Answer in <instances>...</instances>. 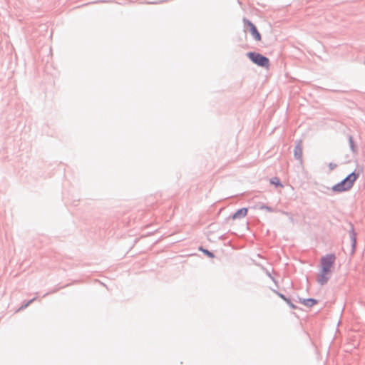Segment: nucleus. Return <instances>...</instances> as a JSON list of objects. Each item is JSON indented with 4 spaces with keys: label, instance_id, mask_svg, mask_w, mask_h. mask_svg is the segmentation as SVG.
Listing matches in <instances>:
<instances>
[{
    "label": "nucleus",
    "instance_id": "nucleus-9",
    "mask_svg": "<svg viewBox=\"0 0 365 365\" xmlns=\"http://www.w3.org/2000/svg\"><path fill=\"white\" fill-rule=\"evenodd\" d=\"M270 182L273 185H280V186H282L280 182H279V180L277 178H273L272 179H271L270 180Z\"/></svg>",
    "mask_w": 365,
    "mask_h": 365
},
{
    "label": "nucleus",
    "instance_id": "nucleus-8",
    "mask_svg": "<svg viewBox=\"0 0 365 365\" xmlns=\"http://www.w3.org/2000/svg\"><path fill=\"white\" fill-rule=\"evenodd\" d=\"M295 156H297L298 158H301L302 155V150L301 147H297L294 152Z\"/></svg>",
    "mask_w": 365,
    "mask_h": 365
},
{
    "label": "nucleus",
    "instance_id": "nucleus-2",
    "mask_svg": "<svg viewBox=\"0 0 365 365\" xmlns=\"http://www.w3.org/2000/svg\"><path fill=\"white\" fill-rule=\"evenodd\" d=\"M247 56L255 64L259 66L269 68V60L268 58L255 52H249Z\"/></svg>",
    "mask_w": 365,
    "mask_h": 365
},
{
    "label": "nucleus",
    "instance_id": "nucleus-12",
    "mask_svg": "<svg viewBox=\"0 0 365 365\" xmlns=\"http://www.w3.org/2000/svg\"><path fill=\"white\" fill-rule=\"evenodd\" d=\"M329 166H330L331 169H334V168H336V164H332V163H331V164L329 165Z\"/></svg>",
    "mask_w": 365,
    "mask_h": 365
},
{
    "label": "nucleus",
    "instance_id": "nucleus-7",
    "mask_svg": "<svg viewBox=\"0 0 365 365\" xmlns=\"http://www.w3.org/2000/svg\"><path fill=\"white\" fill-rule=\"evenodd\" d=\"M303 304L307 307H312L317 304V301L314 299H307L303 300Z\"/></svg>",
    "mask_w": 365,
    "mask_h": 365
},
{
    "label": "nucleus",
    "instance_id": "nucleus-1",
    "mask_svg": "<svg viewBox=\"0 0 365 365\" xmlns=\"http://www.w3.org/2000/svg\"><path fill=\"white\" fill-rule=\"evenodd\" d=\"M359 178V174L351 173L345 179L332 187V190L337 192H342L349 190L354 183Z\"/></svg>",
    "mask_w": 365,
    "mask_h": 365
},
{
    "label": "nucleus",
    "instance_id": "nucleus-4",
    "mask_svg": "<svg viewBox=\"0 0 365 365\" xmlns=\"http://www.w3.org/2000/svg\"><path fill=\"white\" fill-rule=\"evenodd\" d=\"M245 24H247L250 27V31L251 34L254 36L256 41H261V35L257 31L256 26L250 21H245Z\"/></svg>",
    "mask_w": 365,
    "mask_h": 365
},
{
    "label": "nucleus",
    "instance_id": "nucleus-11",
    "mask_svg": "<svg viewBox=\"0 0 365 365\" xmlns=\"http://www.w3.org/2000/svg\"><path fill=\"white\" fill-rule=\"evenodd\" d=\"M204 253H205L207 256L209 257H213L212 254L211 252H210L208 250H203V249H200Z\"/></svg>",
    "mask_w": 365,
    "mask_h": 365
},
{
    "label": "nucleus",
    "instance_id": "nucleus-5",
    "mask_svg": "<svg viewBox=\"0 0 365 365\" xmlns=\"http://www.w3.org/2000/svg\"><path fill=\"white\" fill-rule=\"evenodd\" d=\"M330 272H325L324 270L321 269L320 273L317 277V282L321 285L325 284L329 279Z\"/></svg>",
    "mask_w": 365,
    "mask_h": 365
},
{
    "label": "nucleus",
    "instance_id": "nucleus-6",
    "mask_svg": "<svg viewBox=\"0 0 365 365\" xmlns=\"http://www.w3.org/2000/svg\"><path fill=\"white\" fill-rule=\"evenodd\" d=\"M247 208H241L238 210L232 216V219L235 220L237 218H242L247 215Z\"/></svg>",
    "mask_w": 365,
    "mask_h": 365
},
{
    "label": "nucleus",
    "instance_id": "nucleus-3",
    "mask_svg": "<svg viewBox=\"0 0 365 365\" xmlns=\"http://www.w3.org/2000/svg\"><path fill=\"white\" fill-rule=\"evenodd\" d=\"M335 259L336 257L333 254H328L322 257L320 260L321 269L324 270L325 272H331Z\"/></svg>",
    "mask_w": 365,
    "mask_h": 365
},
{
    "label": "nucleus",
    "instance_id": "nucleus-10",
    "mask_svg": "<svg viewBox=\"0 0 365 365\" xmlns=\"http://www.w3.org/2000/svg\"><path fill=\"white\" fill-rule=\"evenodd\" d=\"M258 208H259V209H261V210H267V211H268V212H272V211H273V210H272L271 207H268V206H266V205H259V206L258 207Z\"/></svg>",
    "mask_w": 365,
    "mask_h": 365
}]
</instances>
